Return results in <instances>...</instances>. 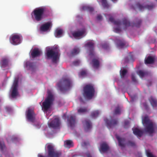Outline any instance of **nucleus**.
I'll return each mask as SVG.
<instances>
[{"mask_svg": "<svg viewBox=\"0 0 157 157\" xmlns=\"http://www.w3.org/2000/svg\"><path fill=\"white\" fill-rule=\"evenodd\" d=\"M94 43L92 41L88 42L85 45V47L89 51L90 56H94Z\"/></svg>", "mask_w": 157, "mask_h": 157, "instance_id": "obj_11", "label": "nucleus"}, {"mask_svg": "<svg viewBox=\"0 0 157 157\" xmlns=\"http://www.w3.org/2000/svg\"><path fill=\"white\" fill-rule=\"evenodd\" d=\"M26 116L28 121L33 122L35 120V114L33 109H29L26 112Z\"/></svg>", "mask_w": 157, "mask_h": 157, "instance_id": "obj_10", "label": "nucleus"}, {"mask_svg": "<svg viewBox=\"0 0 157 157\" xmlns=\"http://www.w3.org/2000/svg\"><path fill=\"white\" fill-rule=\"evenodd\" d=\"M103 47L104 48H105V47H104V45H103Z\"/></svg>", "mask_w": 157, "mask_h": 157, "instance_id": "obj_55", "label": "nucleus"}, {"mask_svg": "<svg viewBox=\"0 0 157 157\" xmlns=\"http://www.w3.org/2000/svg\"><path fill=\"white\" fill-rule=\"evenodd\" d=\"M47 11L46 8L44 7H41L35 9L31 13L32 17L34 16L35 20L37 21H41L43 18L44 17H47L48 14H45Z\"/></svg>", "mask_w": 157, "mask_h": 157, "instance_id": "obj_1", "label": "nucleus"}, {"mask_svg": "<svg viewBox=\"0 0 157 157\" xmlns=\"http://www.w3.org/2000/svg\"><path fill=\"white\" fill-rule=\"evenodd\" d=\"M104 121L107 128L110 129L116 125L118 123L117 119H113L110 121L107 119H105Z\"/></svg>", "mask_w": 157, "mask_h": 157, "instance_id": "obj_12", "label": "nucleus"}, {"mask_svg": "<svg viewBox=\"0 0 157 157\" xmlns=\"http://www.w3.org/2000/svg\"><path fill=\"white\" fill-rule=\"evenodd\" d=\"M46 58L47 59H52L53 63H56L59 59V52L58 48L55 47L49 48L47 50L46 52Z\"/></svg>", "mask_w": 157, "mask_h": 157, "instance_id": "obj_2", "label": "nucleus"}, {"mask_svg": "<svg viewBox=\"0 0 157 157\" xmlns=\"http://www.w3.org/2000/svg\"><path fill=\"white\" fill-rule=\"evenodd\" d=\"M83 124L85 126V130L87 132L92 128V125L90 121L88 119H86L82 122Z\"/></svg>", "mask_w": 157, "mask_h": 157, "instance_id": "obj_16", "label": "nucleus"}, {"mask_svg": "<svg viewBox=\"0 0 157 157\" xmlns=\"http://www.w3.org/2000/svg\"><path fill=\"white\" fill-rule=\"evenodd\" d=\"M101 1L102 4L104 8H108L109 5L108 4L106 0H101Z\"/></svg>", "mask_w": 157, "mask_h": 157, "instance_id": "obj_40", "label": "nucleus"}, {"mask_svg": "<svg viewBox=\"0 0 157 157\" xmlns=\"http://www.w3.org/2000/svg\"><path fill=\"white\" fill-rule=\"evenodd\" d=\"M92 66L94 68L97 69L99 66V61L98 59H93L91 63Z\"/></svg>", "mask_w": 157, "mask_h": 157, "instance_id": "obj_21", "label": "nucleus"}, {"mask_svg": "<svg viewBox=\"0 0 157 157\" xmlns=\"http://www.w3.org/2000/svg\"><path fill=\"white\" fill-rule=\"evenodd\" d=\"M60 123L59 119L58 118H56L48 124V125L50 128H56L59 127Z\"/></svg>", "mask_w": 157, "mask_h": 157, "instance_id": "obj_13", "label": "nucleus"}, {"mask_svg": "<svg viewBox=\"0 0 157 157\" xmlns=\"http://www.w3.org/2000/svg\"><path fill=\"white\" fill-rule=\"evenodd\" d=\"M109 147L108 145L106 144L103 143L101 145L99 150L101 152H104L107 151Z\"/></svg>", "mask_w": 157, "mask_h": 157, "instance_id": "obj_24", "label": "nucleus"}, {"mask_svg": "<svg viewBox=\"0 0 157 157\" xmlns=\"http://www.w3.org/2000/svg\"><path fill=\"white\" fill-rule=\"evenodd\" d=\"M83 95L87 99H90L94 96L95 90L93 86L90 84L85 85L83 89Z\"/></svg>", "mask_w": 157, "mask_h": 157, "instance_id": "obj_4", "label": "nucleus"}, {"mask_svg": "<svg viewBox=\"0 0 157 157\" xmlns=\"http://www.w3.org/2000/svg\"><path fill=\"white\" fill-rule=\"evenodd\" d=\"M114 31L116 33H119L121 31V30L119 28H115L114 29Z\"/></svg>", "mask_w": 157, "mask_h": 157, "instance_id": "obj_48", "label": "nucleus"}, {"mask_svg": "<svg viewBox=\"0 0 157 157\" xmlns=\"http://www.w3.org/2000/svg\"><path fill=\"white\" fill-rule=\"evenodd\" d=\"M97 19L98 20H101L102 19V16L101 15H98Z\"/></svg>", "mask_w": 157, "mask_h": 157, "instance_id": "obj_50", "label": "nucleus"}, {"mask_svg": "<svg viewBox=\"0 0 157 157\" xmlns=\"http://www.w3.org/2000/svg\"><path fill=\"white\" fill-rule=\"evenodd\" d=\"M133 133L139 137H141L143 133V132L142 131L137 128H135L133 129Z\"/></svg>", "mask_w": 157, "mask_h": 157, "instance_id": "obj_25", "label": "nucleus"}, {"mask_svg": "<svg viewBox=\"0 0 157 157\" xmlns=\"http://www.w3.org/2000/svg\"><path fill=\"white\" fill-rule=\"evenodd\" d=\"M6 146L4 142L3 141L0 140V149L2 151H3L5 149Z\"/></svg>", "mask_w": 157, "mask_h": 157, "instance_id": "obj_39", "label": "nucleus"}, {"mask_svg": "<svg viewBox=\"0 0 157 157\" xmlns=\"http://www.w3.org/2000/svg\"><path fill=\"white\" fill-rule=\"evenodd\" d=\"M73 143L72 141L71 140H67L64 142V145L66 147H69L70 148V147L73 146L72 144Z\"/></svg>", "mask_w": 157, "mask_h": 157, "instance_id": "obj_35", "label": "nucleus"}, {"mask_svg": "<svg viewBox=\"0 0 157 157\" xmlns=\"http://www.w3.org/2000/svg\"><path fill=\"white\" fill-rule=\"evenodd\" d=\"M87 109L86 107H81L78 109V113L79 114H82L87 112Z\"/></svg>", "mask_w": 157, "mask_h": 157, "instance_id": "obj_33", "label": "nucleus"}, {"mask_svg": "<svg viewBox=\"0 0 157 157\" xmlns=\"http://www.w3.org/2000/svg\"><path fill=\"white\" fill-rule=\"evenodd\" d=\"M142 123L145 127V131L150 134L154 132L153 124L147 116H145L142 119Z\"/></svg>", "mask_w": 157, "mask_h": 157, "instance_id": "obj_7", "label": "nucleus"}, {"mask_svg": "<svg viewBox=\"0 0 157 157\" xmlns=\"http://www.w3.org/2000/svg\"><path fill=\"white\" fill-rule=\"evenodd\" d=\"M116 138L118 140L119 146L122 147H124V142L125 141V139L124 138H121L119 136H116Z\"/></svg>", "mask_w": 157, "mask_h": 157, "instance_id": "obj_23", "label": "nucleus"}, {"mask_svg": "<svg viewBox=\"0 0 157 157\" xmlns=\"http://www.w3.org/2000/svg\"><path fill=\"white\" fill-rule=\"evenodd\" d=\"M129 126V122L128 121H125L124 122V127L125 128H127Z\"/></svg>", "mask_w": 157, "mask_h": 157, "instance_id": "obj_44", "label": "nucleus"}, {"mask_svg": "<svg viewBox=\"0 0 157 157\" xmlns=\"http://www.w3.org/2000/svg\"><path fill=\"white\" fill-rule=\"evenodd\" d=\"M47 147L48 152L47 156H44L40 154H39L38 157H59L61 155V152L55 151L54 146L52 144H48Z\"/></svg>", "mask_w": 157, "mask_h": 157, "instance_id": "obj_5", "label": "nucleus"}, {"mask_svg": "<svg viewBox=\"0 0 157 157\" xmlns=\"http://www.w3.org/2000/svg\"><path fill=\"white\" fill-rule=\"evenodd\" d=\"M86 155L87 157H92L89 152H87L86 153Z\"/></svg>", "mask_w": 157, "mask_h": 157, "instance_id": "obj_52", "label": "nucleus"}, {"mask_svg": "<svg viewBox=\"0 0 157 157\" xmlns=\"http://www.w3.org/2000/svg\"><path fill=\"white\" fill-rule=\"evenodd\" d=\"M18 86V79L15 78L12 87V89L11 92V97L12 98H15L18 95L17 87Z\"/></svg>", "mask_w": 157, "mask_h": 157, "instance_id": "obj_9", "label": "nucleus"}, {"mask_svg": "<svg viewBox=\"0 0 157 157\" xmlns=\"http://www.w3.org/2000/svg\"><path fill=\"white\" fill-rule=\"evenodd\" d=\"M116 42L117 47L120 48H123L125 45V42L124 40L117 39Z\"/></svg>", "mask_w": 157, "mask_h": 157, "instance_id": "obj_20", "label": "nucleus"}, {"mask_svg": "<svg viewBox=\"0 0 157 157\" xmlns=\"http://www.w3.org/2000/svg\"><path fill=\"white\" fill-rule=\"evenodd\" d=\"M128 145L131 146H135V143L134 142H132L130 141H128Z\"/></svg>", "mask_w": 157, "mask_h": 157, "instance_id": "obj_45", "label": "nucleus"}, {"mask_svg": "<svg viewBox=\"0 0 157 157\" xmlns=\"http://www.w3.org/2000/svg\"><path fill=\"white\" fill-rule=\"evenodd\" d=\"M113 2H115L117 1V0H111Z\"/></svg>", "mask_w": 157, "mask_h": 157, "instance_id": "obj_54", "label": "nucleus"}, {"mask_svg": "<svg viewBox=\"0 0 157 157\" xmlns=\"http://www.w3.org/2000/svg\"><path fill=\"white\" fill-rule=\"evenodd\" d=\"M25 66L28 69L32 70H33L36 68L35 63L30 61L26 62L25 64Z\"/></svg>", "mask_w": 157, "mask_h": 157, "instance_id": "obj_17", "label": "nucleus"}, {"mask_svg": "<svg viewBox=\"0 0 157 157\" xmlns=\"http://www.w3.org/2000/svg\"><path fill=\"white\" fill-rule=\"evenodd\" d=\"M85 31L84 30L81 31L75 32L73 33L72 35L75 38H77L82 36L85 33Z\"/></svg>", "mask_w": 157, "mask_h": 157, "instance_id": "obj_22", "label": "nucleus"}, {"mask_svg": "<svg viewBox=\"0 0 157 157\" xmlns=\"http://www.w3.org/2000/svg\"><path fill=\"white\" fill-rule=\"evenodd\" d=\"M51 25V23L50 22H48L43 25L40 27V29L43 31H47L50 27Z\"/></svg>", "mask_w": 157, "mask_h": 157, "instance_id": "obj_19", "label": "nucleus"}, {"mask_svg": "<svg viewBox=\"0 0 157 157\" xmlns=\"http://www.w3.org/2000/svg\"><path fill=\"white\" fill-rule=\"evenodd\" d=\"M141 23V21L140 20H136L135 22L132 25V26L139 27L140 26Z\"/></svg>", "mask_w": 157, "mask_h": 157, "instance_id": "obj_37", "label": "nucleus"}, {"mask_svg": "<svg viewBox=\"0 0 157 157\" xmlns=\"http://www.w3.org/2000/svg\"><path fill=\"white\" fill-rule=\"evenodd\" d=\"M146 152L147 155L148 157H155L151 153L148 152L147 151H146Z\"/></svg>", "mask_w": 157, "mask_h": 157, "instance_id": "obj_47", "label": "nucleus"}, {"mask_svg": "<svg viewBox=\"0 0 157 157\" xmlns=\"http://www.w3.org/2000/svg\"><path fill=\"white\" fill-rule=\"evenodd\" d=\"M82 9L83 10H87L91 13L94 10V8L88 6H82Z\"/></svg>", "mask_w": 157, "mask_h": 157, "instance_id": "obj_29", "label": "nucleus"}, {"mask_svg": "<svg viewBox=\"0 0 157 157\" xmlns=\"http://www.w3.org/2000/svg\"><path fill=\"white\" fill-rule=\"evenodd\" d=\"M99 112L98 110L94 111L91 113V116L93 118H95L98 116Z\"/></svg>", "mask_w": 157, "mask_h": 157, "instance_id": "obj_38", "label": "nucleus"}, {"mask_svg": "<svg viewBox=\"0 0 157 157\" xmlns=\"http://www.w3.org/2000/svg\"><path fill=\"white\" fill-rule=\"evenodd\" d=\"M86 72L85 71H82L80 72L79 75L80 76H82L86 75Z\"/></svg>", "mask_w": 157, "mask_h": 157, "instance_id": "obj_46", "label": "nucleus"}, {"mask_svg": "<svg viewBox=\"0 0 157 157\" xmlns=\"http://www.w3.org/2000/svg\"><path fill=\"white\" fill-rule=\"evenodd\" d=\"M79 52V48H78L75 47L72 50L71 54L72 56H74L78 54Z\"/></svg>", "mask_w": 157, "mask_h": 157, "instance_id": "obj_30", "label": "nucleus"}, {"mask_svg": "<svg viewBox=\"0 0 157 157\" xmlns=\"http://www.w3.org/2000/svg\"><path fill=\"white\" fill-rule=\"evenodd\" d=\"M54 100L53 95L50 91L48 92V96L42 103V108L44 111H47L50 108Z\"/></svg>", "mask_w": 157, "mask_h": 157, "instance_id": "obj_6", "label": "nucleus"}, {"mask_svg": "<svg viewBox=\"0 0 157 157\" xmlns=\"http://www.w3.org/2000/svg\"><path fill=\"white\" fill-rule=\"evenodd\" d=\"M80 63L79 60H76L73 62V64L75 66H78Z\"/></svg>", "mask_w": 157, "mask_h": 157, "instance_id": "obj_49", "label": "nucleus"}, {"mask_svg": "<svg viewBox=\"0 0 157 157\" xmlns=\"http://www.w3.org/2000/svg\"><path fill=\"white\" fill-rule=\"evenodd\" d=\"M87 145V143L86 142H84L82 144L83 146H85Z\"/></svg>", "mask_w": 157, "mask_h": 157, "instance_id": "obj_53", "label": "nucleus"}, {"mask_svg": "<svg viewBox=\"0 0 157 157\" xmlns=\"http://www.w3.org/2000/svg\"><path fill=\"white\" fill-rule=\"evenodd\" d=\"M157 1V0H156Z\"/></svg>", "mask_w": 157, "mask_h": 157, "instance_id": "obj_56", "label": "nucleus"}, {"mask_svg": "<svg viewBox=\"0 0 157 157\" xmlns=\"http://www.w3.org/2000/svg\"><path fill=\"white\" fill-rule=\"evenodd\" d=\"M149 100L153 107H155L157 106V101L155 98L151 96L149 98Z\"/></svg>", "mask_w": 157, "mask_h": 157, "instance_id": "obj_27", "label": "nucleus"}, {"mask_svg": "<svg viewBox=\"0 0 157 157\" xmlns=\"http://www.w3.org/2000/svg\"><path fill=\"white\" fill-rule=\"evenodd\" d=\"M114 113L115 114H120L121 113L120 109L119 107H117L114 111Z\"/></svg>", "mask_w": 157, "mask_h": 157, "instance_id": "obj_42", "label": "nucleus"}, {"mask_svg": "<svg viewBox=\"0 0 157 157\" xmlns=\"http://www.w3.org/2000/svg\"><path fill=\"white\" fill-rule=\"evenodd\" d=\"M67 122L71 128H74L76 123V117L75 116L69 115L67 117Z\"/></svg>", "mask_w": 157, "mask_h": 157, "instance_id": "obj_14", "label": "nucleus"}, {"mask_svg": "<svg viewBox=\"0 0 157 157\" xmlns=\"http://www.w3.org/2000/svg\"><path fill=\"white\" fill-rule=\"evenodd\" d=\"M21 36L18 34H13L11 36L10 40L11 43L14 45L20 44L21 42Z\"/></svg>", "mask_w": 157, "mask_h": 157, "instance_id": "obj_8", "label": "nucleus"}, {"mask_svg": "<svg viewBox=\"0 0 157 157\" xmlns=\"http://www.w3.org/2000/svg\"><path fill=\"white\" fill-rule=\"evenodd\" d=\"M131 78L132 81L134 83H136L137 82V80L136 79L135 75L132 74L131 75Z\"/></svg>", "mask_w": 157, "mask_h": 157, "instance_id": "obj_43", "label": "nucleus"}, {"mask_svg": "<svg viewBox=\"0 0 157 157\" xmlns=\"http://www.w3.org/2000/svg\"><path fill=\"white\" fill-rule=\"evenodd\" d=\"M143 105L144 106V107H145V109H147L148 107V106H147V104H146V103H144Z\"/></svg>", "mask_w": 157, "mask_h": 157, "instance_id": "obj_51", "label": "nucleus"}, {"mask_svg": "<svg viewBox=\"0 0 157 157\" xmlns=\"http://www.w3.org/2000/svg\"><path fill=\"white\" fill-rule=\"evenodd\" d=\"M154 61V58L152 56H149L145 60V63L146 64H151Z\"/></svg>", "mask_w": 157, "mask_h": 157, "instance_id": "obj_28", "label": "nucleus"}, {"mask_svg": "<svg viewBox=\"0 0 157 157\" xmlns=\"http://www.w3.org/2000/svg\"><path fill=\"white\" fill-rule=\"evenodd\" d=\"M137 74L141 78L144 77L145 74V72L141 70H140L137 72Z\"/></svg>", "mask_w": 157, "mask_h": 157, "instance_id": "obj_41", "label": "nucleus"}, {"mask_svg": "<svg viewBox=\"0 0 157 157\" xmlns=\"http://www.w3.org/2000/svg\"><path fill=\"white\" fill-rule=\"evenodd\" d=\"M109 21L112 22L117 26L120 25L121 24V22L120 20H117L115 21L114 18L112 17H110L109 19Z\"/></svg>", "mask_w": 157, "mask_h": 157, "instance_id": "obj_31", "label": "nucleus"}, {"mask_svg": "<svg viewBox=\"0 0 157 157\" xmlns=\"http://www.w3.org/2000/svg\"><path fill=\"white\" fill-rule=\"evenodd\" d=\"M63 33V30L61 29H57L55 33V35L56 37H59Z\"/></svg>", "mask_w": 157, "mask_h": 157, "instance_id": "obj_36", "label": "nucleus"}, {"mask_svg": "<svg viewBox=\"0 0 157 157\" xmlns=\"http://www.w3.org/2000/svg\"><path fill=\"white\" fill-rule=\"evenodd\" d=\"M128 71L125 69H121L120 71V75L121 78H123L124 77L125 75L127 73Z\"/></svg>", "mask_w": 157, "mask_h": 157, "instance_id": "obj_34", "label": "nucleus"}, {"mask_svg": "<svg viewBox=\"0 0 157 157\" xmlns=\"http://www.w3.org/2000/svg\"><path fill=\"white\" fill-rule=\"evenodd\" d=\"M72 82L68 77L63 78L58 82L57 85L61 91L69 89L71 86Z\"/></svg>", "mask_w": 157, "mask_h": 157, "instance_id": "obj_3", "label": "nucleus"}, {"mask_svg": "<svg viewBox=\"0 0 157 157\" xmlns=\"http://www.w3.org/2000/svg\"><path fill=\"white\" fill-rule=\"evenodd\" d=\"M41 51L38 48H34L31 52V55L32 58H34L40 56Z\"/></svg>", "mask_w": 157, "mask_h": 157, "instance_id": "obj_18", "label": "nucleus"}, {"mask_svg": "<svg viewBox=\"0 0 157 157\" xmlns=\"http://www.w3.org/2000/svg\"><path fill=\"white\" fill-rule=\"evenodd\" d=\"M136 6L140 10H143L144 9L151 10L154 7L155 5L153 4H151L150 5H147L142 6L138 3L136 4Z\"/></svg>", "mask_w": 157, "mask_h": 157, "instance_id": "obj_15", "label": "nucleus"}, {"mask_svg": "<svg viewBox=\"0 0 157 157\" xmlns=\"http://www.w3.org/2000/svg\"><path fill=\"white\" fill-rule=\"evenodd\" d=\"M122 22L123 25L124 26V29L125 30L127 27L131 25L130 22L126 18H124L122 19Z\"/></svg>", "mask_w": 157, "mask_h": 157, "instance_id": "obj_26", "label": "nucleus"}, {"mask_svg": "<svg viewBox=\"0 0 157 157\" xmlns=\"http://www.w3.org/2000/svg\"><path fill=\"white\" fill-rule=\"evenodd\" d=\"M8 60L6 59H3L2 60L1 67H7L8 64Z\"/></svg>", "mask_w": 157, "mask_h": 157, "instance_id": "obj_32", "label": "nucleus"}]
</instances>
